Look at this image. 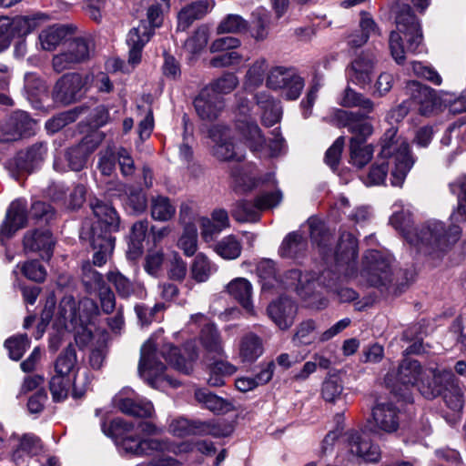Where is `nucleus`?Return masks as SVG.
<instances>
[{
  "label": "nucleus",
  "mask_w": 466,
  "mask_h": 466,
  "mask_svg": "<svg viewBox=\"0 0 466 466\" xmlns=\"http://www.w3.org/2000/svg\"><path fill=\"white\" fill-rule=\"evenodd\" d=\"M178 248L187 257L193 256L198 249V234L194 224L184 227V231L177 242Z\"/></svg>",
  "instance_id": "obj_55"
},
{
  "label": "nucleus",
  "mask_w": 466,
  "mask_h": 466,
  "mask_svg": "<svg viewBox=\"0 0 466 466\" xmlns=\"http://www.w3.org/2000/svg\"><path fill=\"white\" fill-rule=\"evenodd\" d=\"M266 85L272 90L280 91L285 99L297 100L301 95L305 81L294 68L277 66L269 69Z\"/></svg>",
  "instance_id": "obj_8"
},
{
  "label": "nucleus",
  "mask_w": 466,
  "mask_h": 466,
  "mask_svg": "<svg viewBox=\"0 0 466 466\" xmlns=\"http://www.w3.org/2000/svg\"><path fill=\"white\" fill-rule=\"evenodd\" d=\"M248 22L241 15L237 14H228L221 19L216 31L218 35L224 34H241L247 32Z\"/></svg>",
  "instance_id": "obj_49"
},
{
  "label": "nucleus",
  "mask_w": 466,
  "mask_h": 466,
  "mask_svg": "<svg viewBox=\"0 0 466 466\" xmlns=\"http://www.w3.org/2000/svg\"><path fill=\"white\" fill-rule=\"evenodd\" d=\"M149 222L147 219L136 222L131 228L130 241L135 256L142 253V242L147 236Z\"/></svg>",
  "instance_id": "obj_62"
},
{
  "label": "nucleus",
  "mask_w": 466,
  "mask_h": 466,
  "mask_svg": "<svg viewBox=\"0 0 466 466\" xmlns=\"http://www.w3.org/2000/svg\"><path fill=\"white\" fill-rule=\"evenodd\" d=\"M400 422V412L393 404L378 403L372 408L368 425L373 434H392L399 430Z\"/></svg>",
  "instance_id": "obj_13"
},
{
  "label": "nucleus",
  "mask_w": 466,
  "mask_h": 466,
  "mask_svg": "<svg viewBox=\"0 0 466 466\" xmlns=\"http://www.w3.org/2000/svg\"><path fill=\"white\" fill-rule=\"evenodd\" d=\"M170 0H156V4L152 5L147 13V24L152 30L159 27L163 23V13L169 10Z\"/></svg>",
  "instance_id": "obj_61"
},
{
  "label": "nucleus",
  "mask_w": 466,
  "mask_h": 466,
  "mask_svg": "<svg viewBox=\"0 0 466 466\" xmlns=\"http://www.w3.org/2000/svg\"><path fill=\"white\" fill-rule=\"evenodd\" d=\"M316 323L312 319H307L299 323L293 336V341L300 345H309L318 340Z\"/></svg>",
  "instance_id": "obj_54"
},
{
  "label": "nucleus",
  "mask_w": 466,
  "mask_h": 466,
  "mask_svg": "<svg viewBox=\"0 0 466 466\" xmlns=\"http://www.w3.org/2000/svg\"><path fill=\"white\" fill-rule=\"evenodd\" d=\"M47 153L45 143H35L25 151H20L14 158V164L21 172L31 173L44 162Z\"/></svg>",
  "instance_id": "obj_28"
},
{
  "label": "nucleus",
  "mask_w": 466,
  "mask_h": 466,
  "mask_svg": "<svg viewBox=\"0 0 466 466\" xmlns=\"http://www.w3.org/2000/svg\"><path fill=\"white\" fill-rule=\"evenodd\" d=\"M176 211L177 208L169 198L162 195L151 198L150 214L154 220L159 222L169 221L174 218Z\"/></svg>",
  "instance_id": "obj_36"
},
{
  "label": "nucleus",
  "mask_w": 466,
  "mask_h": 466,
  "mask_svg": "<svg viewBox=\"0 0 466 466\" xmlns=\"http://www.w3.org/2000/svg\"><path fill=\"white\" fill-rule=\"evenodd\" d=\"M71 378L55 374L49 382V390L55 401H61L67 398Z\"/></svg>",
  "instance_id": "obj_57"
},
{
  "label": "nucleus",
  "mask_w": 466,
  "mask_h": 466,
  "mask_svg": "<svg viewBox=\"0 0 466 466\" xmlns=\"http://www.w3.org/2000/svg\"><path fill=\"white\" fill-rule=\"evenodd\" d=\"M195 399L204 408L218 413L226 410L228 405L224 399L211 393L207 389L196 390Z\"/></svg>",
  "instance_id": "obj_51"
},
{
  "label": "nucleus",
  "mask_w": 466,
  "mask_h": 466,
  "mask_svg": "<svg viewBox=\"0 0 466 466\" xmlns=\"http://www.w3.org/2000/svg\"><path fill=\"white\" fill-rule=\"evenodd\" d=\"M107 279L114 285L117 294L122 298H128L132 295L142 298L144 295V289L140 284L131 282L118 271H110L107 274Z\"/></svg>",
  "instance_id": "obj_38"
},
{
  "label": "nucleus",
  "mask_w": 466,
  "mask_h": 466,
  "mask_svg": "<svg viewBox=\"0 0 466 466\" xmlns=\"http://www.w3.org/2000/svg\"><path fill=\"white\" fill-rule=\"evenodd\" d=\"M431 370H435L436 373L441 371L438 367L423 370L419 361L404 360L399 366L398 382L406 388L415 387L425 398L432 399L441 391L442 382H437Z\"/></svg>",
  "instance_id": "obj_6"
},
{
  "label": "nucleus",
  "mask_w": 466,
  "mask_h": 466,
  "mask_svg": "<svg viewBox=\"0 0 466 466\" xmlns=\"http://www.w3.org/2000/svg\"><path fill=\"white\" fill-rule=\"evenodd\" d=\"M29 344L27 335H17L6 339L5 347L8 350L10 359L19 360L29 348Z\"/></svg>",
  "instance_id": "obj_60"
},
{
  "label": "nucleus",
  "mask_w": 466,
  "mask_h": 466,
  "mask_svg": "<svg viewBox=\"0 0 466 466\" xmlns=\"http://www.w3.org/2000/svg\"><path fill=\"white\" fill-rule=\"evenodd\" d=\"M361 279L370 286H383L390 277V261L380 251L369 250L365 253L362 268L360 272Z\"/></svg>",
  "instance_id": "obj_11"
},
{
  "label": "nucleus",
  "mask_w": 466,
  "mask_h": 466,
  "mask_svg": "<svg viewBox=\"0 0 466 466\" xmlns=\"http://www.w3.org/2000/svg\"><path fill=\"white\" fill-rule=\"evenodd\" d=\"M360 27V31H356L348 37V44L353 48H357L364 45L369 39L370 34L376 32V25L374 21L366 13H361Z\"/></svg>",
  "instance_id": "obj_45"
},
{
  "label": "nucleus",
  "mask_w": 466,
  "mask_h": 466,
  "mask_svg": "<svg viewBox=\"0 0 466 466\" xmlns=\"http://www.w3.org/2000/svg\"><path fill=\"white\" fill-rule=\"evenodd\" d=\"M396 30L390 35V55L396 63L403 64L406 53L421 51L423 35L420 24L409 5H401L396 13Z\"/></svg>",
  "instance_id": "obj_5"
},
{
  "label": "nucleus",
  "mask_w": 466,
  "mask_h": 466,
  "mask_svg": "<svg viewBox=\"0 0 466 466\" xmlns=\"http://www.w3.org/2000/svg\"><path fill=\"white\" fill-rule=\"evenodd\" d=\"M215 6V0H198L184 6L177 14V29L187 30L196 20L203 18Z\"/></svg>",
  "instance_id": "obj_29"
},
{
  "label": "nucleus",
  "mask_w": 466,
  "mask_h": 466,
  "mask_svg": "<svg viewBox=\"0 0 466 466\" xmlns=\"http://www.w3.org/2000/svg\"><path fill=\"white\" fill-rule=\"evenodd\" d=\"M449 187L452 194L461 196L463 193L465 198L459 201L457 209L451 215V225L448 229L441 221L435 219L412 228L413 219L410 206L402 200H397L392 205L390 224L418 253L439 257L461 237V228L455 223L466 221V177H459L449 184Z\"/></svg>",
  "instance_id": "obj_1"
},
{
  "label": "nucleus",
  "mask_w": 466,
  "mask_h": 466,
  "mask_svg": "<svg viewBox=\"0 0 466 466\" xmlns=\"http://www.w3.org/2000/svg\"><path fill=\"white\" fill-rule=\"evenodd\" d=\"M213 145L211 154L219 161H241L243 149L236 143L233 131L227 126L215 125L208 130Z\"/></svg>",
  "instance_id": "obj_9"
},
{
  "label": "nucleus",
  "mask_w": 466,
  "mask_h": 466,
  "mask_svg": "<svg viewBox=\"0 0 466 466\" xmlns=\"http://www.w3.org/2000/svg\"><path fill=\"white\" fill-rule=\"evenodd\" d=\"M255 98L263 125L272 127L280 120L282 108L279 101L266 91L257 93Z\"/></svg>",
  "instance_id": "obj_31"
},
{
  "label": "nucleus",
  "mask_w": 466,
  "mask_h": 466,
  "mask_svg": "<svg viewBox=\"0 0 466 466\" xmlns=\"http://www.w3.org/2000/svg\"><path fill=\"white\" fill-rule=\"evenodd\" d=\"M194 449H197L199 452L206 455H211L216 451L213 443L207 441H198L195 444L187 441H183L178 444L173 445L171 448L172 451L176 454L190 452L194 451Z\"/></svg>",
  "instance_id": "obj_63"
},
{
  "label": "nucleus",
  "mask_w": 466,
  "mask_h": 466,
  "mask_svg": "<svg viewBox=\"0 0 466 466\" xmlns=\"http://www.w3.org/2000/svg\"><path fill=\"white\" fill-rule=\"evenodd\" d=\"M237 126L251 151L258 152L263 148L265 138L255 121L244 117L238 120Z\"/></svg>",
  "instance_id": "obj_35"
},
{
  "label": "nucleus",
  "mask_w": 466,
  "mask_h": 466,
  "mask_svg": "<svg viewBox=\"0 0 466 466\" xmlns=\"http://www.w3.org/2000/svg\"><path fill=\"white\" fill-rule=\"evenodd\" d=\"M216 270V267L203 253L195 257L189 268L191 278L198 283L207 281Z\"/></svg>",
  "instance_id": "obj_44"
},
{
  "label": "nucleus",
  "mask_w": 466,
  "mask_h": 466,
  "mask_svg": "<svg viewBox=\"0 0 466 466\" xmlns=\"http://www.w3.org/2000/svg\"><path fill=\"white\" fill-rule=\"evenodd\" d=\"M114 405L123 413L134 416L147 418L154 412L153 404L142 398H139L132 389L125 388L113 399Z\"/></svg>",
  "instance_id": "obj_14"
},
{
  "label": "nucleus",
  "mask_w": 466,
  "mask_h": 466,
  "mask_svg": "<svg viewBox=\"0 0 466 466\" xmlns=\"http://www.w3.org/2000/svg\"><path fill=\"white\" fill-rule=\"evenodd\" d=\"M271 17L263 8H258L251 15V21L248 25L249 36L256 42L266 40L270 31Z\"/></svg>",
  "instance_id": "obj_34"
},
{
  "label": "nucleus",
  "mask_w": 466,
  "mask_h": 466,
  "mask_svg": "<svg viewBox=\"0 0 466 466\" xmlns=\"http://www.w3.org/2000/svg\"><path fill=\"white\" fill-rule=\"evenodd\" d=\"M310 237L313 244L318 248L325 258L334 255L338 270L346 278L353 279L359 276L356 270V258L358 257V242L350 232H342L335 250L331 247L332 236L325 225L316 219H309Z\"/></svg>",
  "instance_id": "obj_3"
},
{
  "label": "nucleus",
  "mask_w": 466,
  "mask_h": 466,
  "mask_svg": "<svg viewBox=\"0 0 466 466\" xmlns=\"http://www.w3.org/2000/svg\"><path fill=\"white\" fill-rule=\"evenodd\" d=\"M213 249L224 259H235L240 256L242 246L234 235H228L216 243Z\"/></svg>",
  "instance_id": "obj_48"
},
{
  "label": "nucleus",
  "mask_w": 466,
  "mask_h": 466,
  "mask_svg": "<svg viewBox=\"0 0 466 466\" xmlns=\"http://www.w3.org/2000/svg\"><path fill=\"white\" fill-rule=\"evenodd\" d=\"M76 349L72 345H68L58 356L55 363V374L66 376L71 378V374L75 372L76 366Z\"/></svg>",
  "instance_id": "obj_46"
},
{
  "label": "nucleus",
  "mask_w": 466,
  "mask_h": 466,
  "mask_svg": "<svg viewBox=\"0 0 466 466\" xmlns=\"http://www.w3.org/2000/svg\"><path fill=\"white\" fill-rule=\"evenodd\" d=\"M161 356L178 371L189 374L198 359V352L192 342L185 344L183 350L170 344H165L161 350Z\"/></svg>",
  "instance_id": "obj_18"
},
{
  "label": "nucleus",
  "mask_w": 466,
  "mask_h": 466,
  "mask_svg": "<svg viewBox=\"0 0 466 466\" xmlns=\"http://www.w3.org/2000/svg\"><path fill=\"white\" fill-rule=\"evenodd\" d=\"M93 46L91 40L76 37L68 42L66 48L78 63H82L89 58Z\"/></svg>",
  "instance_id": "obj_56"
},
{
  "label": "nucleus",
  "mask_w": 466,
  "mask_h": 466,
  "mask_svg": "<svg viewBox=\"0 0 466 466\" xmlns=\"http://www.w3.org/2000/svg\"><path fill=\"white\" fill-rule=\"evenodd\" d=\"M281 200L282 192L276 189L274 192L261 194L255 202L247 200L237 202L231 215L238 222H257L262 210L278 206Z\"/></svg>",
  "instance_id": "obj_10"
},
{
  "label": "nucleus",
  "mask_w": 466,
  "mask_h": 466,
  "mask_svg": "<svg viewBox=\"0 0 466 466\" xmlns=\"http://www.w3.org/2000/svg\"><path fill=\"white\" fill-rule=\"evenodd\" d=\"M343 385L337 375H329L325 379L321 387V395L326 401L333 402L341 395Z\"/></svg>",
  "instance_id": "obj_59"
},
{
  "label": "nucleus",
  "mask_w": 466,
  "mask_h": 466,
  "mask_svg": "<svg viewBox=\"0 0 466 466\" xmlns=\"http://www.w3.org/2000/svg\"><path fill=\"white\" fill-rule=\"evenodd\" d=\"M86 110L85 106H77L74 109L57 114L46 122V129L49 133H56L66 125L75 122L78 116Z\"/></svg>",
  "instance_id": "obj_47"
},
{
  "label": "nucleus",
  "mask_w": 466,
  "mask_h": 466,
  "mask_svg": "<svg viewBox=\"0 0 466 466\" xmlns=\"http://www.w3.org/2000/svg\"><path fill=\"white\" fill-rule=\"evenodd\" d=\"M194 106L201 119L213 121L223 111L225 102L222 96L213 94L211 88H203L195 98Z\"/></svg>",
  "instance_id": "obj_22"
},
{
  "label": "nucleus",
  "mask_w": 466,
  "mask_h": 466,
  "mask_svg": "<svg viewBox=\"0 0 466 466\" xmlns=\"http://www.w3.org/2000/svg\"><path fill=\"white\" fill-rule=\"evenodd\" d=\"M91 208L96 221L91 228L90 235L97 228L98 233L112 234L119 228L120 219L116 209L109 205L98 199H96L90 204Z\"/></svg>",
  "instance_id": "obj_19"
},
{
  "label": "nucleus",
  "mask_w": 466,
  "mask_h": 466,
  "mask_svg": "<svg viewBox=\"0 0 466 466\" xmlns=\"http://www.w3.org/2000/svg\"><path fill=\"white\" fill-rule=\"evenodd\" d=\"M339 104L345 107H360L366 115L373 112L375 108L372 100L350 87L344 90Z\"/></svg>",
  "instance_id": "obj_43"
},
{
  "label": "nucleus",
  "mask_w": 466,
  "mask_h": 466,
  "mask_svg": "<svg viewBox=\"0 0 466 466\" xmlns=\"http://www.w3.org/2000/svg\"><path fill=\"white\" fill-rule=\"evenodd\" d=\"M338 118L348 128L349 132L352 134L350 144H353L354 140L357 144H367V139L373 133V126L366 120L364 115L339 111Z\"/></svg>",
  "instance_id": "obj_20"
},
{
  "label": "nucleus",
  "mask_w": 466,
  "mask_h": 466,
  "mask_svg": "<svg viewBox=\"0 0 466 466\" xmlns=\"http://www.w3.org/2000/svg\"><path fill=\"white\" fill-rule=\"evenodd\" d=\"M261 339L255 333L249 332L242 337L239 344V357L244 362H253L263 353Z\"/></svg>",
  "instance_id": "obj_37"
},
{
  "label": "nucleus",
  "mask_w": 466,
  "mask_h": 466,
  "mask_svg": "<svg viewBox=\"0 0 466 466\" xmlns=\"http://www.w3.org/2000/svg\"><path fill=\"white\" fill-rule=\"evenodd\" d=\"M27 221V206L23 199L13 201L0 228V237L9 238L18 229L24 228Z\"/></svg>",
  "instance_id": "obj_26"
},
{
  "label": "nucleus",
  "mask_w": 466,
  "mask_h": 466,
  "mask_svg": "<svg viewBox=\"0 0 466 466\" xmlns=\"http://www.w3.org/2000/svg\"><path fill=\"white\" fill-rule=\"evenodd\" d=\"M90 244L95 250L93 264L102 267L111 257L115 248V238L110 234L98 233L97 228L89 236Z\"/></svg>",
  "instance_id": "obj_32"
},
{
  "label": "nucleus",
  "mask_w": 466,
  "mask_h": 466,
  "mask_svg": "<svg viewBox=\"0 0 466 466\" xmlns=\"http://www.w3.org/2000/svg\"><path fill=\"white\" fill-rule=\"evenodd\" d=\"M307 248V241L303 236L297 232H291L283 239L279 253L283 258H296Z\"/></svg>",
  "instance_id": "obj_42"
},
{
  "label": "nucleus",
  "mask_w": 466,
  "mask_h": 466,
  "mask_svg": "<svg viewBox=\"0 0 466 466\" xmlns=\"http://www.w3.org/2000/svg\"><path fill=\"white\" fill-rule=\"evenodd\" d=\"M267 312L271 320L280 329H288L293 323L297 314V305L288 297H280L272 301Z\"/></svg>",
  "instance_id": "obj_25"
},
{
  "label": "nucleus",
  "mask_w": 466,
  "mask_h": 466,
  "mask_svg": "<svg viewBox=\"0 0 466 466\" xmlns=\"http://www.w3.org/2000/svg\"><path fill=\"white\" fill-rule=\"evenodd\" d=\"M54 239L48 229L35 230L25 234L24 247L25 250L32 252H42L44 259H49L52 256Z\"/></svg>",
  "instance_id": "obj_30"
},
{
  "label": "nucleus",
  "mask_w": 466,
  "mask_h": 466,
  "mask_svg": "<svg viewBox=\"0 0 466 466\" xmlns=\"http://www.w3.org/2000/svg\"><path fill=\"white\" fill-rule=\"evenodd\" d=\"M374 147L370 144H350V162L353 166L361 168L372 158Z\"/></svg>",
  "instance_id": "obj_52"
},
{
  "label": "nucleus",
  "mask_w": 466,
  "mask_h": 466,
  "mask_svg": "<svg viewBox=\"0 0 466 466\" xmlns=\"http://www.w3.org/2000/svg\"><path fill=\"white\" fill-rule=\"evenodd\" d=\"M315 274L311 272H301L299 269L288 271L281 282L284 288L294 289L302 299H307L313 296L317 286Z\"/></svg>",
  "instance_id": "obj_24"
},
{
  "label": "nucleus",
  "mask_w": 466,
  "mask_h": 466,
  "mask_svg": "<svg viewBox=\"0 0 466 466\" xmlns=\"http://www.w3.org/2000/svg\"><path fill=\"white\" fill-rule=\"evenodd\" d=\"M200 341L208 354L223 356L224 348L222 339L215 325L208 323L202 328Z\"/></svg>",
  "instance_id": "obj_41"
},
{
  "label": "nucleus",
  "mask_w": 466,
  "mask_h": 466,
  "mask_svg": "<svg viewBox=\"0 0 466 466\" xmlns=\"http://www.w3.org/2000/svg\"><path fill=\"white\" fill-rule=\"evenodd\" d=\"M268 61L264 57L256 59L248 68L245 76L247 88H256L262 85L265 79V72L268 69Z\"/></svg>",
  "instance_id": "obj_50"
},
{
  "label": "nucleus",
  "mask_w": 466,
  "mask_h": 466,
  "mask_svg": "<svg viewBox=\"0 0 466 466\" xmlns=\"http://www.w3.org/2000/svg\"><path fill=\"white\" fill-rule=\"evenodd\" d=\"M238 85V79L233 73H226L205 88H211L213 94L226 95L232 92Z\"/></svg>",
  "instance_id": "obj_58"
},
{
  "label": "nucleus",
  "mask_w": 466,
  "mask_h": 466,
  "mask_svg": "<svg viewBox=\"0 0 466 466\" xmlns=\"http://www.w3.org/2000/svg\"><path fill=\"white\" fill-rule=\"evenodd\" d=\"M375 63L376 57L372 53H361L347 68L349 80L360 87H365L371 82Z\"/></svg>",
  "instance_id": "obj_21"
},
{
  "label": "nucleus",
  "mask_w": 466,
  "mask_h": 466,
  "mask_svg": "<svg viewBox=\"0 0 466 466\" xmlns=\"http://www.w3.org/2000/svg\"><path fill=\"white\" fill-rule=\"evenodd\" d=\"M231 177L235 188L241 192H247L256 187L259 182L268 183L275 186L277 180L273 173H268L263 179H257L255 177V167L252 166H239L235 167L231 172Z\"/></svg>",
  "instance_id": "obj_27"
},
{
  "label": "nucleus",
  "mask_w": 466,
  "mask_h": 466,
  "mask_svg": "<svg viewBox=\"0 0 466 466\" xmlns=\"http://www.w3.org/2000/svg\"><path fill=\"white\" fill-rule=\"evenodd\" d=\"M431 373L437 382H442V390L438 395H443L446 405L451 410L461 412L464 404L463 394L451 370L441 369V371L436 373L435 370H431Z\"/></svg>",
  "instance_id": "obj_17"
},
{
  "label": "nucleus",
  "mask_w": 466,
  "mask_h": 466,
  "mask_svg": "<svg viewBox=\"0 0 466 466\" xmlns=\"http://www.w3.org/2000/svg\"><path fill=\"white\" fill-rule=\"evenodd\" d=\"M70 34L67 26L54 25L41 31L38 39L44 50H54Z\"/></svg>",
  "instance_id": "obj_39"
},
{
  "label": "nucleus",
  "mask_w": 466,
  "mask_h": 466,
  "mask_svg": "<svg viewBox=\"0 0 466 466\" xmlns=\"http://www.w3.org/2000/svg\"><path fill=\"white\" fill-rule=\"evenodd\" d=\"M166 366L159 360L157 343L149 338L141 347L138 373L152 388L164 390L167 386L177 388L179 382L165 374Z\"/></svg>",
  "instance_id": "obj_7"
},
{
  "label": "nucleus",
  "mask_w": 466,
  "mask_h": 466,
  "mask_svg": "<svg viewBox=\"0 0 466 466\" xmlns=\"http://www.w3.org/2000/svg\"><path fill=\"white\" fill-rule=\"evenodd\" d=\"M406 92L420 115L430 116L433 113L438 104L433 89L417 81H410L407 83Z\"/></svg>",
  "instance_id": "obj_23"
},
{
  "label": "nucleus",
  "mask_w": 466,
  "mask_h": 466,
  "mask_svg": "<svg viewBox=\"0 0 466 466\" xmlns=\"http://www.w3.org/2000/svg\"><path fill=\"white\" fill-rule=\"evenodd\" d=\"M35 123L25 111L14 112L8 120L0 127V142H11L34 132Z\"/></svg>",
  "instance_id": "obj_15"
},
{
  "label": "nucleus",
  "mask_w": 466,
  "mask_h": 466,
  "mask_svg": "<svg viewBox=\"0 0 466 466\" xmlns=\"http://www.w3.org/2000/svg\"><path fill=\"white\" fill-rule=\"evenodd\" d=\"M346 456L349 461L361 459L367 462L376 463L381 458V451L379 445L374 444L363 438L362 434L356 430H349L343 437Z\"/></svg>",
  "instance_id": "obj_12"
},
{
  "label": "nucleus",
  "mask_w": 466,
  "mask_h": 466,
  "mask_svg": "<svg viewBox=\"0 0 466 466\" xmlns=\"http://www.w3.org/2000/svg\"><path fill=\"white\" fill-rule=\"evenodd\" d=\"M208 41V30L204 27L198 28L187 38L185 43L186 50L192 54H198L207 46Z\"/></svg>",
  "instance_id": "obj_64"
},
{
  "label": "nucleus",
  "mask_w": 466,
  "mask_h": 466,
  "mask_svg": "<svg viewBox=\"0 0 466 466\" xmlns=\"http://www.w3.org/2000/svg\"><path fill=\"white\" fill-rule=\"evenodd\" d=\"M46 18V15L40 13L11 18L14 37L24 36L30 34L33 30L39 27Z\"/></svg>",
  "instance_id": "obj_40"
},
{
  "label": "nucleus",
  "mask_w": 466,
  "mask_h": 466,
  "mask_svg": "<svg viewBox=\"0 0 466 466\" xmlns=\"http://www.w3.org/2000/svg\"><path fill=\"white\" fill-rule=\"evenodd\" d=\"M102 431L105 434L114 439L117 447L127 452L134 455H149L155 451H163L165 443L155 439H140L133 433L141 431L146 435H154L158 433V429L151 422L144 421L135 425L127 422L122 418L114 419L106 429V424H102Z\"/></svg>",
  "instance_id": "obj_4"
},
{
  "label": "nucleus",
  "mask_w": 466,
  "mask_h": 466,
  "mask_svg": "<svg viewBox=\"0 0 466 466\" xmlns=\"http://www.w3.org/2000/svg\"><path fill=\"white\" fill-rule=\"evenodd\" d=\"M226 289L229 296L236 299L248 314L255 315L252 303L253 289L247 279L236 278L227 285Z\"/></svg>",
  "instance_id": "obj_33"
},
{
  "label": "nucleus",
  "mask_w": 466,
  "mask_h": 466,
  "mask_svg": "<svg viewBox=\"0 0 466 466\" xmlns=\"http://www.w3.org/2000/svg\"><path fill=\"white\" fill-rule=\"evenodd\" d=\"M86 83V77L80 74L65 75L56 82L53 96L63 104L74 103L82 97Z\"/></svg>",
  "instance_id": "obj_16"
},
{
  "label": "nucleus",
  "mask_w": 466,
  "mask_h": 466,
  "mask_svg": "<svg viewBox=\"0 0 466 466\" xmlns=\"http://www.w3.org/2000/svg\"><path fill=\"white\" fill-rule=\"evenodd\" d=\"M414 162L408 141L397 136L395 127H390L384 133L378 158L363 182L369 187L382 185L391 166L390 183L393 187H401Z\"/></svg>",
  "instance_id": "obj_2"
},
{
  "label": "nucleus",
  "mask_w": 466,
  "mask_h": 466,
  "mask_svg": "<svg viewBox=\"0 0 466 466\" xmlns=\"http://www.w3.org/2000/svg\"><path fill=\"white\" fill-rule=\"evenodd\" d=\"M153 30L146 21H141L137 26L131 28L127 36L128 46L144 47L153 35Z\"/></svg>",
  "instance_id": "obj_53"
}]
</instances>
